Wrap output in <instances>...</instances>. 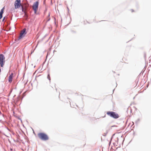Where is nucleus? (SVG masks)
I'll list each match as a JSON object with an SVG mask.
<instances>
[{"instance_id":"nucleus-1","label":"nucleus","mask_w":151,"mask_h":151,"mask_svg":"<svg viewBox=\"0 0 151 151\" xmlns=\"http://www.w3.org/2000/svg\"><path fill=\"white\" fill-rule=\"evenodd\" d=\"M106 114L109 116L114 119H118L119 117L118 114L113 111H108L106 112Z\"/></svg>"},{"instance_id":"nucleus-2","label":"nucleus","mask_w":151,"mask_h":151,"mask_svg":"<svg viewBox=\"0 0 151 151\" xmlns=\"http://www.w3.org/2000/svg\"><path fill=\"white\" fill-rule=\"evenodd\" d=\"M38 136L41 140L43 141H46L49 139L47 135L44 133L40 132L38 133Z\"/></svg>"},{"instance_id":"nucleus-3","label":"nucleus","mask_w":151,"mask_h":151,"mask_svg":"<svg viewBox=\"0 0 151 151\" xmlns=\"http://www.w3.org/2000/svg\"><path fill=\"white\" fill-rule=\"evenodd\" d=\"M5 57L2 54H0V66L2 68L4 67L5 63Z\"/></svg>"},{"instance_id":"nucleus-4","label":"nucleus","mask_w":151,"mask_h":151,"mask_svg":"<svg viewBox=\"0 0 151 151\" xmlns=\"http://www.w3.org/2000/svg\"><path fill=\"white\" fill-rule=\"evenodd\" d=\"M27 32L26 31V29L25 28H24L22 30V31L21 32L20 35L18 37V38L16 40H15V41L17 42V41L19 40H20L25 35L27 34Z\"/></svg>"},{"instance_id":"nucleus-5","label":"nucleus","mask_w":151,"mask_h":151,"mask_svg":"<svg viewBox=\"0 0 151 151\" xmlns=\"http://www.w3.org/2000/svg\"><path fill=\"white\" fill-rule=\"evenodd\" d=\"M14 6L15 9H19L21 6V0H16L14 3Z\"/></svg>"},{"instance_id":"nucleus-6","label":"nucleus","mask_w":151,"mask_h":151,"mask_svg":"<svg viewBox=\"0 0 151 151\" xmlns=\"http://www.w3.org/2000/svg\"><path fill=\"white\" fill-rule=\"evenodd\" d=\"M39 5V2L38 1H37L35 2L33 5V9H38Z\"/></svg>"},{"instance_id":"nucleus-7","label":"nucleus","mask_w":151,"mask_h":151,"mask_svg":"<svg viewBox=\"0 0 151 151\" xmlns=\"http://www.w3.org/2000/svg\"><path fill=\"white\" fill-rule=\"evenodd\" d=\"M14 77V73H12L10 75L9 77L8 78V82L10 83H11L12 81L13 78Z\"/></svg>"},{"instance_id":"nucleus-8","label":"nucleus","mask_w":151,"mask_h":151,"mask_svg":"<svg viewBox=\"0 0 151 151\" xmlns=\"http://www.w3.org/2000/svg\"><path fill=\"white\" fill-rule=\"evenodd\" d=\"M20 9L22 10V12L24 14H26L25 10L26 8L25 7H24L22 5L19 8Z\"/></svg>"},{"instance_id":"nucleus-9","label":"nucleus","mask_w":151,"mask_h":151,"mask_svg":"<svg viewBox=\"0 0 151 151\" xmlns=\"http://www.w3.org/2000/svg\"><path fill=\"white\" fill-rule=\"evenodd\" d=\"M12 16H13L12 14H11V15H9V18L8 17H7V18H8V20L11 21V20H12Z\"/></svg>"},{"instance_id":"nucleus-10","label":"nucleus","mask_w":151,"mask_h":151,"mask_svg":"<svg viewBox=\"0 0 151 151\" xmlns=\"http://www.w3.org/2000/svg\"><path fill=\"white\" fill-rule=\"evenodd\" d=\"M16 137L17 138V139L16 140V142H19L18 139H19L20 136L19 134H17L16 135Z\"/></svg>"},{"instance_id":"nucleus-11","label":"nucleus","mask_w":151,"mask_h":151,"mask_svg":"<svg viewBox=\"0 0 151 151\" xmlns=\"http://www.w3.org/2000/svg\"><path fill=\"white\" fill-rule=\"evenodd\" d=\"M110 129H109L108 130H107L106 131V132L104 133V134H103V135L104 136H106L107 134L109 132V130H110Z\"/></svg>"},{"instance_id":"nucleus-12","label":"nucleus","mask_w":151,"mask_h":151,"mask_svg":"<svg viewBox=\"0 0 151 151\" xmlns=\"http://www.w3.org/2000/svg\"><path fill=\"white\" fill-rule=\"evenodd\" d=\"M5 9V6H4L1 10L0 11V13H4V10Z\"/></svg>"},{"instance_id":"nucleus-13","label":"nucleus","mask_w":151,"mask_h":151,"mask_svg":"<svg viewBox=\"0 0 151 151\" xmlns=\"http://www.w3.org/2000/svg\"><path fill=\"white\" fill-rule=\"evenodd\" d=\"M15 116L16 117V118H17V119H18L19 120H20L21 122H22V120L20 118L19 116Z\"/></svg>"},{"instance_id":"nucleus-14","label":"nucleus","mask_w":151,"mask_h":151,"mask_svg":"<svg viewBox=\"0 0 151 151\" xmlns=\"http://www.w3.org/2000/svg\"><path fill=\"white\" fill-rule=\"evenodd\" d=\"M139 121H140V119L139 118L138 119H137L135 121V124L137 125V124H138V123H139Z\"/></svg>"},{"instance_id":"nucleus-15","label":"nucleus","mask_w":151,"mask_h":151,"mask_svg":"<svg viewBox=\"0 0 151 151\" xmlns=\"http://www.w3.org/2000/svg\"><path fill=\"white\" fill-rule=\"evenodd\" d=\"M47 78L50 81L51 78H50V75L49 73H48L47 74Z\"/></svg>"},{"instance_id":"nucleus-16","label":"nucleus","mask_w":151,"mask_h":151,"mask_svg":"<svg viewBox=\"0 0 151 151\" xmlns=\"http://www.w3.org/2000/svg\"><path fill=\"white\" fill-rule=\"evenodd\" d=\"M3 14V13H0V20L2 18Z\"/></svg>"},{"instance_id":"nucleus-17","label":"nucleus","mask_w":151,"mask_h":151,"mask_svg":"<svg viewBox=\"0 0 151 151\" xmlns=\"http://www.w3.org/2000/svg\"><path fill=\"white\" fill-rule=\"evenodd\" d=\"M37 10L38 9H33L35 14H36V13Z\"/></svg>"},{"instance_id":"nucleus-18","label":"nucleus","mask_w":151,"mask_h":151,"mask_svg":"<svg viewBox=\"0 0 151 151\" xmlns=\"http://www.w3.org/2000/svg\"><path fill=\"white\" fill-rule=\"evenodd\" d=\"M115 135V134H113L112 136V137H111V139H110V140H112V139L113 138V137L114 136V135Z\"/></svg>"},{"instance_id":"nucleus-19","label":"nucleus","mask_w":151,"mask_h":151,"mask_svg":"<svg viewBox=\"0 0 151 151\" xmlns=\"http://www.w3.org/2000/svg\"><path fill=\"white\" fill-rule=\"evenodd\" d=\"M54 20H55V22H54L55 24V25H56V18L55 17H54Z\"/></svg>"},{"instance_id":"nucleus-20","label":"nucleus","mask_w":151,"mask_h":151,"mask_svg":"<svg viewBox=\"0 0 151 151\" xmlns=\"http://www.w3.org/2000/svg\"><path fill=\"white\" fill-rule=\"evenodd\" d=\"M47 18H48V19L47 20V22L49 21L50 19V17Z\"/></svg>"},{"instance_id":"nucleus-21","label":"nucleus","mask_w":151,"mask_h":151,"mask_svg":"<svg viewBox=\"0 0 151 151\" xmlns=\"http://www.w3.org/2000/svg\"><path fill=\"white\" fill-rule=\"evenodd\" d=\"M6 128L10 132V129L8 128L7 127H6Z\"/></svg>"},{"instance_id":"nucleus-22","label":"nucleus","mask_w":151,"mask_h":151,"mask_svg":"<svg viewBox=\"0 0 151 151\" xmlns=\"http://www.w3.org/2000/svg\"><path fill=\"white\" fill-rule=\"evenodd\" d=\"M117 127V126L116 125H114L112 126L111 127V128H112V127Z\"/></svg>"},{"instance_id":"nucleus-23","label":"nucleus","mask_w":151,"mask_h":151,"mask_svg":"<svg viewBox=\"0 0 151 151\" xmlns=\"http://www.w3.org/2000/svg\"><path fill=\"white\" fill-rule=\"evenodd\" d=\"M6 18V16L4 17V18H3V19H2V21L3 22L5 19V18Z\"/></svg>"},{"instance_id":"nucleus-24","label":"nucleus","mask_w":151,"mask_h":151,"mask_svg":"<svg viewBox=\"0 0 151 151\" xmlns=\"http://www.w3.org/2000/svg\"><path fill=\"white\" fill-rule=\"evenodd\" d=\"M111 140H110L109 142V145L110 146L111 143Z\"/></svg>"},{"instance_id":"nucleus-25","label":"nucleus","mask_w":151,"mask_h":151,"mask_svg":"<svg viewBox=\"0 0 151 151\" xmlns=\"http://www.w3.org/2000/svg\"><path fill=\"white\" fill-rule=\"evenodd\" d=\"M71 32L74 33H76V32L74 30H71Z\"/></svg>"},{"instance_id":"nucleus-26","label":"nucleus","mask_w":151,"mask_h":151,"mask_svg":"<svg viewBox=\"0 0 151 151\" xmlns=\"http://www.w3.org/2000/svg\"><path fill=\"white\" fill-rule=\"evenodd\" d=\"M59 36H58V37L57 38H56V41L57 40H58V39H59Z\"/></svg>"},{"instance_id":"nucleus-27","label":"nucleus","mask_w":151,"mask_h":151,"mask_svg":"<svg viewBox=\"0 0 151 151\" xmlns=\"http://www.w3.org/2000/svg\"><path fill=\"white\" fill-rule=\"evenodd\" d=\"M50 13H49V14H48V16L47 17V18L50 17Z\"/></svg>"},{"instance_id":"nucleus-28","label":"nucleus","mask_w":151,"mask_h":151,"mask_svg":"<svg viewBox=\"0 0 151 151\" xmlns=\"http://www.w3.org/2000/svg\"><path fill=\"white\" fill-rule=\"evenodd\" d=\"M47 34L45 35V36H44L43 37L44 38L45 37H46V36H47Z\"/></svg>"},{"instance_id":"nucleus-29","label":"nucleus","mask_w":151,"mask_h":151,"mask_svg":"<svg viewBox=\"0 0 151 151\" xmlns=\"http://www.w3.org/2000/svg\"><path fill=\"white\" fill-rule=\"evenodd\" d=\"M67 9H68V12H69V8H68V6H67Z\"/></svg>"},{"instance_id":"nucleus-30","label":"nucleus","mask_w":151,"mask_h":151,"mask_svg":"<svg viewBox=\"0 0 151 151\" xmlns=\"http://www.w3.org/2000/svg\"><path fill=\"white\" fill-rule=\"evenodd\" d=\"M44 39V38L43 37L42 38V39L41 40V41H42Z\"/></svg>"},{"instance_id":"nucleus-31","label":"nucleus","mask_w":151,"mask_h":151,"mask_svg":"<svg viewBox=\"0 0 151 151\" xmlns=\"http://www.w3.org/2000/svg\"><path fill=\"white\" fill-rule=\"evenodd\" d=\"M12 134L13 135H15V133L13 132H12Z\"/></svg>"},{"instance_id":"nucleus-32","label":"nucleus","mask_w":151,"mask_h":151,"mask_svg":"<svg viewBox=\"0 0 151 151\" xmlns=\"http://www.w3.org/2000/svg\"><path fill=\"white\" fill-rule=\"evenodd\" d=\"M10 150L11 151H12L13 150V149L12 148H10Z\"/></svg>"},{"instance_id":"nucleus-33","label":"nucleus","mask_w":151,"mask_h":151,"mask_svg":"<svg viewBox=\"0 0 151 151\" xmlns=\"http://www.w3.org/2000/svg\"><path fill=\"white\" fill-rule=\"evenodd\" d=\"M3 134L5 136H6V137H7V136H6L4 133Z\"/></svg>"},{"instance_id":"nucleus-34","label":"nucleus","mask_w":151,"mask_h":151,"mask_svg":"<svg viewBox=\"0 0 151 151\" xmlns=\"http://www.w3.org/2000/svg\"><path fill=\"white\" fill-rule=\"evenodd\" d=\"M13 140H14V142H16V140H15V139H13Z\"/></svg>"},{"instance_id":"nucleus-35","label":"nucleus","mask_w":151,"mask_h":151,"mask_svg":"<svg viewBox=\"0 0 151 151\" xmlns=\"http://www.w3.org/2000/svg\"><path fill=\"white\" fill-rule=\"evenodd\" d=\"M132 11V12H133L134 11V10L133 9H131Z\"/></svg>"},{"instance_id":"nucleus-36","label":"nucleus","mask_w":151,"mask_h":151,"mask_svg":"<svg viewBox=\"0 0 151 151\" xmlns=\"http://www.w3.org/2000/svg\"><path fill=\"white\" fill-rule=\"evenodd\" d=\"M47 10V9H45V12H46Z\"/></svg>"},{"instance_id":"nucleus-37","label":"nucleus","mask_w":151,"mask_h":151,"mask_svg":"<svg viewBox=\"0 0 151 151\" xmlns=\"http://www.w3.org/2000/svg\"><path fill=\"white\" fill-rule=\"evenodd\" d=\"M119 140V139L118 138H117V141H118Z\"/></svg>"},{"instance_id":"nucleus-38","label":"nucleus","mask_w":151,"mask_h":151,"mask_svg":"<svg viewBox=\"0 0 151 151\" xmlns=\"http://www.w3.org/2000/svg\"><path fill=\"white\" fill-rule=\"evenodd\" d=\"M27 138H25V139H27Z\"/></svg>"},{"instance_id":"nucleus-39","label":"nucleus","mask_w":151,"mask_h":151,"mask_svg":"<svg viewBox=\"0 0 151 151\" xmlns=\"http://www.w3.org/2000/svg\"><path fill=\"white\" fill-rule=\"evenodd\" d=\"M1 120H0V122H1Z\"/></svg>"},{"instance_id":"nucleus-40","label":"nucleus","mask_w":151,"mask_h":151,"mask_svg":"<svg viewBox=\"0 0 151 151\" xmlns=\"http://www.w3.org/2000/svg\"><path fill=\"white\" fill-rule=\"evenodd\" d=\"M115 90V89H114L113 90V91H114V90Z\"/></svg>"},{"instance_id":"nucleus-41","label":"nucleus","mask_w":151,"mask_h":151,"mask_svg":"<svg viewBox=\"0 0 151 151\" xmlns=\"http://www.w3.org/2000/svg\"><path fill=\"white\" fill-rule=\"evenodd\" d=\"M48 40H47V41H48Z\"/></svg>"},{"instance_id":"nucleus-42","label":"nucleus","mask_w":151,"mask_h":151,"mask_svg":"<svg viewBox=\"0 0 151 151\" xmlns=\"http://www.w3.org/2000/svg\"><path fill=\"white\" fill-rule=\"evenodd\" d=\"M129 41H128V42H129Z\"/></svg>"},{"instance_id":"nucleus-43","label":"nucleus","mask_w":151,"mask_h":151,"mask_svg":"<svg viewBox=\"0 0 151 151\" xmlns=\"http://www.w3.org/2000/svg\"><path fill=\"white\" fill-rule=\"evenodd\" d=\"M129 41H128V42H129Z\"/></svg>"},{"instance_id":"nucleus-44","label":"nucleus","mask_w":151,"mask_h":151,"mask_svg":"<svg viewBox=\"0 0 151 151\" xmlns=\"http://www.w3.org/2000/svg\"><path fill=\"white\" fill-rule=\"evenodd\" d=\"M129 41H128V42H129Z\"/></svg>"},{"instance_id":"nucleus-45","label":"nucleus","mask_w":151,"mask_h":151,"mask_svg":"<svg viewBox=\"0 0 151 151\" xmlns=\"http://www.w3.org/2000/svg\"><path fill=\"white\" fill-rule=\"evenodd\" d=\"M131 111H132V110L131 109Z\"/></svg>"},{"instance_id":"nucleus-46","label":"nucleus","mask_w":151,"mask_h":151,"mask_svg":"<svg viewBox=\"0 0 151 151\" xmlns=\"http://www.w3.org/2000/svg\"><path fill=\"white\" fill-rule=\"evenodd\" d=\"M116 85H117V84L116 83ZM116 87H117V86H116Z\"/></svg>"},{"instance_id":"nucleus-47","label":"nucleus","mask_w":151,"mask_h":151,"mask_svg":"<svg viewBox=\"0 0 151 151\" xmlns=\"http://www.w3.org/2000/svg\"><path fill=\"white\" fill-rule=\"evenodd\" d=\"M128 110V108L127 109V111Z\"/></svg>"},{"instance_id":"nucleus-48","label":"nucleus","mask_w":151,"mask_h":151,"mask_svg":"<svg viewBox=\"0 0 151 151\" xmlns=\"http://www.w3.org/2000/svg\"><path fill=\"white\" fill-rule=\"evenodd\" d=\"M12 91H10V92H11V93L12 92Z\"/></svg>"}]
</instances>
